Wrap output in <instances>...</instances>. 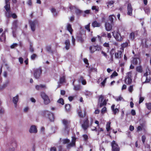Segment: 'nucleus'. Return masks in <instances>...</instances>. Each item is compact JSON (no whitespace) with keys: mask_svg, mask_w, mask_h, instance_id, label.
<instances>
[{"mask_svg":"<svg viewBox=\"0 0 151 151\" xmlns=\"http://www.w3.org/2000/svg\"><path fill=\"white\" fill-rule=\"evenodd\" d=\"M90 120L89 121L88 116L83 120L82 122L81 120L80 122L81 124V127L85 131L89 127L92 126L93 122V119L92 117H91Z\"/></svg>","mask_w":151,"mask_h":151,"instance_id":"obj_1","label":"nucleus"},{"mask_svg":"<svg viewBox=\"0 0 151 151\" xmlns=\"http://www.w3.org/2000/svg\"><path fill=\"white\" fill-rule=\"evenodd\" d=\"M40 115L44 117L47 118L50 122H53L54 116L53 113L50 111L45 110L41 112Z\"/></svg>","mask_w":151,"mask_h":151,"instance_id":"obj_2","label":"nucleus"},{"mask_svg":"<svg viewBox=\"0 0 151 151\" xmlns=\"http://www.w3.org/2000/svg\"><path fill=\"white\" fill-rule=\"evenodd\" d=\"M62 122L64 126L63 128L64 131L68 134L70 131V121L66 119H63L62 120Z\"/></svg>","mask_w":151,"mask_h":151,"instance_id":"obj_3","label":"nucleus"},{"mask_svg":"<svg viewBox=\"0 0 151 151\" xmlns=\"http://www.w3.org/2000/svg\"><path fill=\"white\" fill-rule=\"evenodd\" d=\"M33 75L34 77L37 79L40 78L42 73V70L41 67L38 68L34 69L33 70Z\"/></svg>","mask_w":151,"mask_h":151,"instance_id":"obj_4","label":"nucleus"},{"mask_svg":"<svg viewBox=\"0 0 151 151\" xmlns=\"http://www.w3.org/2000/svg\"><path fill=\"white\" fill-rule=\"evenodd\" d=\"M40 96L43 99L44 103L45 104L47 105L50 103V100L49 98L45 92H41Z\"/></svg>","mask_w":151,"mask_h":151,"instance_id":"obj_5","label":"nucleus"},{"mask_svg":"<svg viewBox=\"0 0 151 151\" xmlns=\"http://www.w3.org/2000/svg\"><path fill=\"white\" fill-rule=\"evenodd\" d=\"M112 33L113 34L114 37L117 41L121 42L122 40L123 37L121 36L119 31L118 30L116 32L114 31L112 32Z\"/></svg>","mask_w":151,"mask_h":151,"instance_id":"obj_6","label":"nucleus"},{"mask_svg":"<svg viewBox=\"0 0 151 151\" xmlns=\"http://www.w3.org/2000/svg\"><path fill=\"white\" fill-rule=\"evenodd\" d=\"M77 112L78 116L80 118H84L87 115V112L86 110L85 109L83 110V113L80 107H79V108L77 109Z\"/></svg>","mask_w":151,"mask_h":151,"instance_id":"obj_7","label":"nucleus"},{"mask_svg":"<svg viewBox=\"0 0 151 151\" xmlns=\"http://www.w3.org/2000/svg\"><path fill=\"white\" fill-rule=\"evenodd\" d=\"M132 73L129 72L127 73V75L125 78L124 81L125 83L127 84L130 85L132 82Z\"/></svg>","mask_w":151,"mask_h":151,"instance_id":"obj_8","label":"nucleus"},{"mask_svg":"<svg viewBox=\"0 0 151 151\" xmlns=\"http://www.w3.org/2000/svg\"><path fill=\"white\" fill-rule=\"evenodd\" d=\"M112 151H120V147L114 140L111 142Z\"/></svg>","mask_w":151,"mask_h":151,"instance_id":"obj_9","label":"nucleus"},{"mask_svg":"<svg viewBox=\"0 0 151 151\" xmlns=\"http://www.w3.org/2000/svg\"><path fill=\"white\" fill-rule=\"evenodd\" d=\"M90 52L91 53H93L95 51L98 50H101V47L98 45L95 46H91L89 47Z\"/></svg>","mask_w":151,"mask_h":151,"instance_id":"obj_10","label":"nucleus"},{"mask_svg":"<svg viewBox=\"0 0 151 151\" xmlns=\"http://www.w3.org/2000/svg\"><path fill=\"white\" fill-rule=\"evenodd\" d=\"M76 140V138L75 136H72V137L71 142L67 145V148H70L71 147L75 146Z\"/></svg>","mask_w":151,"mask_h":151,"instance_id":"obj_11","label":"nucleus"},{"mask_svg":"<svg viewBox=\"0 0 151 151\" xmlns=\"http://www.w3.org/2000/svg\"><path fill=\"white\" fill-rule=\"evenodd\" d=\"M37 23L38 22L36 20H35L33 21L30 20L29 21V24H30L31 30L32 31L34 32L35 31V26Z\"/></svg>","mask_w":151,"mask_h":151,"instance_id":"obj_12","label":"nucleus"},{"mask_svg":"<svg viewBox=\"0 0 151 151\" xmlns=\"http://www.w3.org/2000/svg\"><path fill=\"white\" fill-rule=\"evenodd\" d=\"M127 14L128 15L131 16L132 15L133 8L131 4H128L127 7Z\"/></svg>","mask_w":151,"mask_h":151,"instance_id":"obj_13","label":"nucleus"},{"mask_svg":"<svg viewBox=\"0 0 151 151\" xmlns=\"http://www.w3.org/2000/svg\"><path fill=\"white\" fill-rule=\"evenodd\" d=\"M83 38V35L81 33H79L76 37V39L78 41L81 43H83L84 41Z\"/></svg>","mask_w":151,"mask_h":151,"instance_id":"obj_14","label":"nucleus"},{"mask_svg":"<svg viewBox=\"0 0 151 151\" xmlns=\"http://www.w3.org/2000/svg\"><path fill=\"white\" fill-rule=\"evenodd\" d=\"M138 61L140 62V58H139L133 57L131 62L133 65H136L137 64Z\"/></svg>","mask_w":151,"mask_h":151,"instance_id":"obj_15","label":"nucleus"},{"mask_svg":"<svg viewBox=\"0 0 151 151\" xmlns=\"http://www.w3.org/2000/svg\"><path fill=\"white\" fill-rule=\"evenodd\" d=\"M112 24L109 22H106L105 24V29L107 31H110L112 28Z\"/></svg>","mask_w":151,"mask_h":151,"instance_id":"obj_16","label":"nucleus"},{"mask_svg":"<svg viewBox=\"0 0 151 151\" xmlns=\"http://www.w3.org/2000/svg\"><path fill=\"white\" fill-rule=\"evenodd\" d=\"M37 131V128L35 125H32L29 130V132L30 133H36Z\"/></svg>","mask_w":151,"mask_h":151,"instance_id":"obj_17","label":"nucleus"},{"mask_svg":"<svg viewBox=\"0 0 151 151\" xmlns=\"http://www.w3.org/2000/svg\"><path fill=\"white\" fill-rule=\"evenodd\" d=\"M19 99V95H17L15 96L13 98V102L14 104V106L15 107L17 106V104Z\"/></svg>","mask_w":151,"mask_h":151,"instance_id":"obj_18","label":"nucleus"},{"mask_svg":"<svg viewBox=\"0 0 151 151\" xmlns=\"http://www.w3.org/2000/svg\"><path fill=\"white\" fill-rule=\"evenodd\" d=\"M92 25L93 27H99L101 26V24L96 21H95L92 22Z\"/></svg>","mask_w":151,"mask_h":151,"instance_id":"obj_19","label":"nucleus"},{"mask_svg":"<svg viewBox=\"0 0 151 151\" xmlns=\"http://www.w3.org/2000/svg\"><path fill=\"white\" fill-rule=\"evenodd\" d=\"M115 105L114 104L112 105L111 106V109L114 114L115 115L119 112V110L118 109H115Z\"/></svg>","mask_w":151,"mask_h":151,"instance_id":"obj_20","label":"nucleus"},{"mask_svg":"<svg viewBox=\"0 0 151 151\" xmlns=\"http://www.w3.org/2000/svg\"><path fill=\"white\" fill-rule=\"evenodd\" d=\"M122 52L120 50H118L117 52H116L115 54V58H121L122 55Z\"/></svg>","mask_w":151,"mask_h":151,"instance_id":"obj_21","label":"nucleus"},{"mask_svg":"<svg viewBox=\"0 0 151 151\" xmlns=\"http://www.w3.org/2000/svg\"><path fill=\"white\" fill-rule=\"evenodd\" d=\"M67 30L70 32L71 35L72 33L73 30L72 28L71 25L70 24H68L67 26Z\"/></svg>","mask_w":151,"mask_h":151,"instance_id":"obj_22","label":"nucleus"},{"mask_svg":"<svg viewBox=\"0 0 151 151\" xmlns=\"http://www.w3.org/2000/svg\"><path fill=\"white\" fill-rule=\"evenodd\" d=\"M65 48L67 50H68L70 47V41L69 40H65Z\"/></svg>","mask_w":151,"mask_h":151,"instance_id":"obj_23","label":"nucleus"},{"mask_svg":"<svg viewBox=\"0 0 151 151\" xmlns=\"http://www.w3.org/2000/svg\"><path fill=\"white\" fill-rule=\"evenodd\" d=\"M107 104V101L105 99L102 102H100L99 103H98V105L100 107H101L103 106L106 105Z\"/></svg>","mask_w":151,"mask_h":151,"instance_id":"obj_24","label":"nucleus"},{"mask_svg":"<svg viewBox=\"0 0 151 151\" xmlns=\"http://www.w3.org/2000/svg\"><path fill=\"white\" fill-rule=\"evenodd\" d=\"M114 18H115L116 17L114 14H112V15H110L109 17V19L110 21L111 22V24H114L113 21H114Z\"/></svg>","mask_w":151,"mask_h":151,"instance_id":"obj_25","label":"nucleus"},{"mask_svg":"<svg viewBox=\"0 0 151 151\" xmlns=\"http://www.w3.org/2000/svg\"><path fill=\"white\" fill-rule=\"evenodd\" d=\"M84 94L87 97H92L93 93L91 91H86L84 92Z\"/></svg>","mask_w":151,"mask_h":151,"instance_id":"obj_26","label":"nucleus"},{"mask_svg":"<svg viewBox=\"0 0 151 151\" xmlns=\"http://www.w3.org/2000/svg\"><path fill=\"white\" fill-rule=\"evenodd\" d=\"M6 5L4 7L6 10V12H8L10 10V3H5Z\"/></svg>","mask_w":151,"mask_h":151,"instance_id":"obj_27","label":"nucleus"},{"mask_svg":"<svg viewBox=\"0 0 151 151\" xmlns=\"http://www.w3.org/2000/svg\"><path fill=\"white\" fill-rule=\"evenodd\" d=\"M136 70L137 71L142 73L143 71L142 67L141 65L137 66L136 68Z\"/></svg>","mask_w":151,"mask_h":151,"instance_id":"obj_28","label":"nucleus"},{"mask_svg":"<svg viewBox=\"0 0 151 151\" xmlns=\"http://www.w3.org/2000/svg\"><path fill=\"white\" fill-rule=\"evenodd\" d=\"M111 122H107L106 124V129L107 132H109L111 129Z\"/></svg>","mask_w":151,"mask_h":151,"instance_id":"obj_29","label":"nucleus"},{"mask_svg":"<svg viewBox=\"0 0 151 151\" xmlns=\"http://www.w3.org/2000/svg\"><path fill=\"white\" fill-rule=\"evenodd\" d=\"M65 108L67 111H69L71 109V105L69 104H66L65 105Z\"/></svg>","mask_w":151,"mask_h":151,"instance_id":"obj_30","label":"nucleus"},{"mask_svg":"<svg viewBox=\"0 0 151 151\" xmlns=\"http://www.w3.org/2000/svg\"><path fill=\"white\" fill-rule=\"evenodd\" d=\"M7 31V29H6L3 32L2 35H1V37L0 38V40L1 39H2L5 40L6 39V32Z\"/></svg>","mask_w":151,"mask_h":151,"instance_id":"obj_31","label":"nucleus"},{"mask_svg":"<svg viewBox=\"0 0 151 151\" xmlns=\"http://www.w3.org/2000/svg\"><path fill=\"white\" fill-rule=\"evenodd\" d=\"M64 82H65V76H63L60 78L58 83L59 84H62Z\"/></svg>","mask_w":151,"mask_h":151,"instance_id":"obj_32","label":"nucleus"},{"mask_svg":"<svg viewBox=\"0 0 151 151\" xmlns=\"http://www.w3.org/2000/svg\"><path fill=\"white\" fill-rule=\"evenodd\" d=\"M135 37V34L134 33V32H132L131 33H130L129 37V39L132 40H134V39Z\"/></svg>","mask_w":151,"mask_h":151,"instance_id":"obj_33","label":"nucleus"},{"mask_svg":"<svg viewBox=\"0 0 151 151\" xmlns=\"http://www.w3.org/2000/svg\"><path fill=\"white\" fill-rule=\"evenodd\" d=\"M114 3V1L113 0H111L108 1L106 4H107V6L108 8L110 6H111L112 5H113Z\"/></svg>","mask_w":151,"mask_h":151,"instance_id":"obj_34","label":"nucleus"},{"mask_svg":"<svg viewBox=\"0 0 151 151\" xmlns=\"http://www.w3.org/2000/svg\"><path fill=\"white\" fill-rule=\"evenodd\" d=\"M46 50L48 52H50L52 53L53 52V51L52 50L51 47L50 45L47 46L46 47Z\"/></svg>","mask_w":151,"mask_h":151,"instance_id":"obj_35","label":"nucleus"},{"mask_svg":"<svg viewBox=\"0 0 151 151\" xmlns=\"http://www.w3.org/2000/svg\"><path fill=\"white\" fill-rule=\"evenodd\" d=\"M58 103L61 104L62 105H63L64 104V100L62 98H60L57 101Z\"/></svg>","mask_w":151,"mask_h":151,"instance_id":"obj_36","label":"nucleus"},{"mask_svg":"<svg viewBox=\"0 0 151 151\" xmlns=\"http://www.w3.org/2000/svg\"><path fill=\"white\" fill-rule=\"evenodd\" d=\"M145 105L147 109L148 110H151V103H146Z\"/></svg>","mask_w":151,"mask_h":151,"instance_id":"obj_37","label":"nucleus"},{"mask_svg":"<svg viewBox=\"0 0 151 151\" xmlns=\"http://www.w3.org/2000/svg\"><path fill=\"white\" fill-rule=\"evenodd\" d=\"M128 45V43L127 42H125L122 44L121 45V47L123 48L127 47Z\"/></svg>","mask_w":151,"mask_h":151,"instance_id":"obj_38","label":"nucleus"},{"mask_svg":"<svg viewBox=\"0 0 151 151\" xmlns=\"http://www.w3.org/2000/svg\"><path fill=\"white\" fill-rule=\"evenodd\" d=\"M10 10L8 12H6L5 13V15L6 17L8 18H9L11 17V14L10 13Z\"/></svg>","mask_w":151,"mask_h":151,"instance_id":"obj_39","label":"nucleus"},{"mask_svg":"<svg viewBox=\"0 0 151 151\" xmlns=\"http://www.w3.org/2000/svg\"><path fill=\"white\" fill-rule=\"evenodd\" d=\"M70 142V139H65L63 140V144L68 143Z\"/></svg>","mask_w":151,"mask_h":151,"instance_id":"obj_40","label":"nucleus"},{"mask_svg":"<svg viewBox=\"0 0 151 151\" xmlns=\"http://www.w3.org/2000/svg\"><path fill=\"white\" fill-rule=\"evenodd\" d=\"M104 99V97L102 95H101L99 96L98 100V103H99L100 102H102Z\"/></svg>","mask_w":151,"mask_h":151,"instance_id":"obj_41","label":"nucleus"},{"mask_svg":"<svg viewBox=\"0 0 151 151\" xmlns=\"http://www.w3.org/2000/svg\"><path fill=\"white\" fill-rule=\"evenodd\" d=\"M118 75V74L115 71H114L111 75L110 77L111 78H113L114 77L117 76Z\"/></svg>","mask_w":151,"mask_h":151,"instance_id":"obj_42","label":"nucleus"},{"mask_svg":"<svg viewBox=\"0 0 151 151\" xmlns=\"http://www.w3.org/2000/svg\"><path fill=\"white\" fill-rule=\"evenodd\" d=\"M134 85L130 86L128 88V91L131 93H132L133 90Z\"/></svg>","mask_w":151,"mask_h":151,"instance_id":"obj_43","label":"nucleus"},{"mask_svg":"<svg viewBox=\"0 0 151 151\" xmlns=\"http://www.w3.org/2000/svg\"><path fill=\"white\" fill-rule=\"evenodd\" d=\"M146 139V137L145 135H143L142 136V140L144 145L145 144V142Z\"/></svg>","mask_w":151,"mask_h":151,"instance_id":"obj_44","label":"nucleus"},{"mask_svg":"<svg viewBox=\"0 0 151 151\" xmlns=\"http://www.w3.org/2000/svg\"><path fill=\"white\" fill-rule=\"evenodd\" d=\"M90 23H89L88 25H86L85 26V28L87 29L89 32L90 31Z\"/></svg>","mask_w":151,"mask_h":151,"instance_id":"obj_45","label":"nucleus"},{"mask_svg":"<svg viewBox=\"0 0 151 151\" xmlns=\"http://www.w3.org/2000/svg\"><path fill=\"white\" fill-rule=\"evenodd\" d=\"M37 57V55L34 53L31 55V58L32 60H34Z\"/></svg>","mask_w":151,"mask_h":151,"instance_id":"obj_46","label":"nucleus"},{"mask_svg":"<svg viewBox=\"0 0 151 151\" xmlns=\"http://www.w3.org/2000/svg\"><path fill=\"white\" fill-rule=\"evenodd\" d=\"M84 13L83 14V16L84 17H85L86 16V14H88L90 13V10H86L84 11Z\"/></svg>","mask_w":151,"mask_h":151,"instance_id":"obj_47","label":"nucleus"},{"mask_svg":"<svg viewBox=\"0 0 151 151\" xmlns=\"http://www.w3.org/2000/svg\"><path fill=\"white\" fill-rule=\"evenodd\" d=\"M82 11L79 9H77L76 10L75 12L76 14L79 15L81 13Z\"/></svg>","mask_w":151,"mask_h":151,"instance_id":"obj_48","label":"nucleus"},{"mask_svg":"<svg viewBox=\"0 0 151 151\" xmlns=\"http://www.w3.org/2000/svg\"><path fill=\"white\" fill-rule=\"evenodd\" d=\"M51 12L53 13H55V14H54L55 16H57V14L56 12V10L55 9L53 8H52L51 10Z\"/></svg>","mask_w":151,"mask_h":151,"instance_id":"obj_49","label":"nucleus"},{"mask_svg":"<svg viewBox=\"0 0 151 151\" xmlns=\"http://www.w3.org/2000/svg\"><path fill=\"white\" fill-rule=\"evenodd\" d=\"M17 22L18 20H14L13 23V26L15 27H17Z\"/></svg>","mask_w":151,"mask_h":151,"instance_id":"obj_50","label":"nucleus"},{"mask_svg":"<svg viewBox=\"0 0 151 151\" xmlns=\"http://www.w3.org/2000/svg\"><path fill=\"white\" fill-rule=\"evenodd\" d=\"M83 137L84 138V140L85 141H86L88 139V136L86 134H83Z\"/></svg>","mask_w":151,"mask_h":151,"instance_id":"obj_51","label":"nucleus"},{"mask_svg":"<svg viewBox=\"0 0 151 151\" xmlns=\"http://www.w3.org/2000/svg\"><path fill=\"white\" fill-rule=\"evenodd\" d=\"M92 10H95L96 11L98 12L99 11V8H97L96 6H93L92 7Z\"/></svg>","mask_w":151,"mask_h":151,"instance_id":"obj_52","label":"nucleus"},{"mask_svg":"<svg viewBox=\"0 0 151 151\" xmlns=\"http://www.w3.org/2000/svg\"><path fill=\"white\" fill-rule=\"evenodd\" d=\"M107 78H105L103 81L101 83V84L102 86L104 87L105 86V83H106Z\"/></svg>","mask_w":151,"mask_h":151,"instance_id":"obj_53","label":"nucleus"},{"mask_svg":"<svg viewBox=\"0 0 151 151\" xmlns=\"http://www.w3.org/2000/svg\"><path fill=\"white\" fill-rule=\"evenodd\" d=\"M106 107L104 106L103 107L101 110V113L102 114H104L106 112Z\"/></svg>","mask_w":151,"mask_h":151,"instance_id":"obj_54","label":"nucleus"},{"mask_svg":"<svg viewBox=\"0 0 151 151\" xmlns=\"http://www.w3.org/2000/svg\"><path fill=\"white\" fill-rule=\"evenodd\" d=\"M11 17L14 19H16L17 17V15L15 13H13L11 15Z\"/></svg>","mask_w":151,"mask_h":151,"instance_id":"obj_55","label":"nucleus"},{"mask_svg":"<svg viewBox=\"0 0 151 151\" xmlns=\"http://www.w3.org/2000/svg\"><path fill=\"white\" fill-rule=\"evenodd\" d=\"M145 12L147 15H149L150 12V10L148 8H147L145 10Z\"/></svg>","mask_w":151,"mask_h":151,"instance_id":"obj_56","label":"nucleus"},{"mask_svg":"<svg viewBox=\"0 0 151 151\" xmlns=\"http://www.w3.org/2000/svg\"><path fill=\"white\" fill-rule=\"evenodd\" d=\"M72 41L73 44L74 45L75 44V39L73 36H72Z\"/></svg>","mask_w":151,"mask_h":151,"instance_id":"obj_57","label":"nucleus"},{"mask_svg":"<svg viewBox=\"0 0 151 151\" xmlns=\"http://www.w3.org/2000/svg\"><path fill=\"white\" fill-rule=\"evenodd\" d=\"M80 89V87L79 86L77 85L75 86H74V89L76 90H79Z\"/></svg>","mask_w":151,"mask_h":151,"instance_id":"obj_58","label":"nucleus"},{"mask_svg":"<svg viewBox=\"0 0 151 151\" xmlns=\"http://www.w3.org/2000/svg\"><path fill=\"white\" fill-rule=\"evenodd\" d=\"M144 99V98L143 97H140L139 98V104L142 103Z\"/></svg>","mask_w":151,"mask_h":151,"instance_id":"obj_59","label":"nucleus"},{"mask_svg":"<svg viewBox=\"0 0 151 151\" xmlns=\"http://www.w3.org/2000/svg\"><path fill=\"white\" fill-rule=\"evenodd\" d=\"M142 127L140 126H138L137 128V132H139V131L142 130Z\"/></svg>","mask_w":151,"mask_h":151,"instance_id":"obj_60","label":"nucleus"},{"mask_svg":"<svg viewBox=\"0 0 151 151\" xmlns=\"http://www.w3.org/2000/svg\"><path fill=\"white\" fill-rule=\"evenodd\" d=\"M29 50L31 52H33L34 51V49L32 45H30L29 46Z\"/></svg>","mask_w":151,"mask_h":151,"instance_id":"obj_61","label":"nucleus"},{"mask_svg":"<svg viewBox=\"0 0 151 151\" xmlns=\"http://www.w3.org/2000/svg\"><path fill=\"white\" fill-rule=\"evenodd\" d=\"M83 61L84 63L86 64H87L88 65H89V63L88 62V59L86 58H84L83 59Z\"/></svg>","mask_w":151,"mask_h":151,"instance_id":"obj_62","label":"nucleus"},{"mask_svg":"<svg viewBox=\"0 0 151 151\" xmlns=\"http://www.w3.org/2000/svg\"><path fill=\"white\" fill-rule=\"evenodd\" d=\"M17 43H14L10 47L11 48L13 49L17 46Z\"/></svg>","mask_w":151,"mask_h":151,"instance_id":"obj_63","label":"nucleus"},{"mask_svg":"<svg viewBox=\"0 0 151 151\" xmlns=\"http://www.w3.org/2000/svg\"><path fill=\"white\" fill-rule=\"evenodd\" d=\"M50 151H57V149L55 147H51L50 149Z\"/></svg>","mask_w":151,"mask_h":151,"instance_id":"obj_64","label":"nucleus"}]
</instances>
